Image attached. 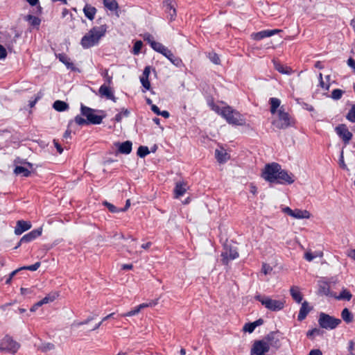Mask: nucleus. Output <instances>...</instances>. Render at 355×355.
<instances>
[{
	"instance_id": "obj_1",
	"label": "nucleus",
	"mask_w": 355,
	"mask_h": 355,
	"mask_svg": "<svg viewBox=\"0 0 355 355\" xmlns=\"http://www.w3.org/2000/svg\"><path fill=\"white\" fill-rule=\"evenodd\" d=\"M280 339L277 332L272 331L263 338L255 340L251 348V355H266L270 349L277 350L281 347Z\"/></svg>"
},
{
	"instance_id": "obj_2",
	"label": "nucleus",
	"mask_w": 355,
	"mask_h": 355,
	"mask_svg": "<svg viewBox=\"0 0 355 355\" xmlns=\"http://www.w3.org/2000/svg\"><path fill=\"white\" fill-rule=\"evenodd\" d=\"M106 32L105 26H95L86 33L81 39L80 44L84 49H89L98 44Z\"/></svg>"
},
{
	"instance_id": "obj_3",
	"label": "nucleus",
	"mask_w": 355,
	"mask_h": 355,
	"mask_svg": "<svg viewBox=\"0 0 355 355\" xmlns=\"http://www.w3.org/2000/svg\"><path fill=\"white\" fill-rule=\"evenodd\" d=\"M220 115L225 119L227 122L230 124L235 125H243L245 124V121L243 116L236 110H234L230 106H226L221 110Z\"/></svg>"
},
{
	"instance_id": "obj_4",
	"label": "nucleus",
	"mask_w": 355,
	"mask_h": 355,
	"mask_svg": "<svg viewBox=\"0 0 355 355\" xmlns=\"http://www.w3.org/2000/svg\"><path fill=\"white\" fill-rule=\"evenodd\" d=\"M254 299L260 302L267 309L272 311H278L283 309L285 304V300H273L261 295H257Z\"/></svg>"
},
{
	"instance_id": "obj_5",
	"label": "nucleus",
	"mask_w": 355,
	"mask_h": 355,
	"mask_svg": "<svg viewBox=\"0 0 355 355\" xmlns=\"http://www.w3.org/2000/svg\"><path fill=\"white\" fill-rule=\"evenodd\" d=\"M293 119L288 112L284 111L283 107H281L278 110V119L272 122L273 125L278 129H286L293 125Z\"/></svg>"
},
{
	"instance_id": "obj_6",
	"label": "nucleus",
	"mask_w": 355,
	"mask_h": 355,
	"mask_svg": "<svg viewBox=\"0 0 355 355\" xmlns=\"http://www.w3.org/2000/svg\"><path fill=\"white\" fill-rule=\"evenodd\" d=\"M80 112L81 114L87 118L88 123L92 124H101L103 118L105 116V115L100 116L95 114L94 112H96V110L87 107L83 104H81ZM97 112L101 113L103 112L102 110H97Z\"/></svg>"
},
{
	"instance_id": "obj_7",
	"label": "nucleus",
	"mask_w": 355,
	"mask_h": 355,
	"mask_svg": "<svg viewBox=\"0 0 355 355\" xmlns=\"http://www.w3.org/2000/svg\"><path fill=\"white\" fill-rule=\"evenodd\" d=\"M340 322V319L334 318L324 313H321L319 315L318 323L320 326L323 329H334Z\"/></svg>"
},
{
	"instance_id": "obj_8",
	"label": "nucleus",
	"mask_w": 355,
	"mask_h": 355,
	"mask_svg": "<svg viewBox=\"0 0 355 355\" xmlns=\"http://www.w3.org/2000/svg\"><path fill=\"white\" fill-rule=\"evenodd\" d=\"M281 166L277 163L268 164L265 166L262 177L268 182H275Z\"/></svg>"
},
{
	"instance_id": "obj_9",
	"label": "nucleus",
	"mask_w": 355,
	"mask_h": 355,
	"mask_svg": "<svg viewBox=\"0 0 355 355\" xmlns=\"http://www.w3.org/2000/svg\"><path fill=\"white\" fill-rule=\"evenodd\" d=\"M19 347L20 345L8 335L0 342V352L15 354L17 352Z\"/></svg>"
},
{
	"instance_id": "obj_10",
	"label": "nucleus",
	"mask_w": 355,
	"mask_h": 355,
	"mask_svg": "<svg viewBox=\"0 0 355 355\" xmlns=\"http://www.w3.org/2000/svg\"><path fill=\"white\" fill-rule=\"evenodd\" d=\"M337 135L343 140L345 144H348L352 138V134L350 132L345 124H340L336 128Z\"/></svg>"
},
{
	"instance_id": "obj_11",
	"label": "nucleus",
	"mask_w": 355,
	"mask_h": 355,
	"mask_svg": "<svg viewBox=\"0 0 355 355\" xmlns=\"http://www.w3.org/2000/svg\"><path fill=\"white\" fill-rule=\"evenodd\" d=\"M222 262L223 264H228L229 261L234 260L239 257V253L235 248H225V251L221 254Z\"/></svg>"
},
{
	"instance_id": "obj_12",
	"label": "nucleus",
	"mask_w": 355,
	"mask_h": 355,
	"mask_svg": "<svg viewBox=\"0 0 355 355\" xmlns=\"http://www.w3.org/2000/svg\"><path fill=\"white\" fill-rule=\"evenodd\" d=\"M293 175L292 173H288L286 171L282 168L279 171L278 175L275 182L279 184H291L294 182Z\"/></svg>"
},
{
	"instance_id": "obj_13",
	"label": "nucleus",
	"mask_w": 355,
	"mask_h": 355,
	"mask_svg": "<svg viewBox=\"0 0 355 355\" xmlns=\"http://www.w3.org/2000/svg\"><path fill=\"white\" fill-rule=\"evenodd\" d=\"M163 6L165 8V12L168 14L170 21L175 20L176 17V9L172 0H164Z\"/></svg>"
},
{
	"instance_id": "obj_14",
	"label": "nucleus",
	"mask_w": 355,
	"mask_h": 355,
	"mask_svg": "<svg viewBox=\"0 0 355 355\" xmlns=\"http://www.w3.org/2000/svg\"><path fill=\"white\" fill-rule=\"evenodd\" d=\"M98 94L100 96H104L107 99H110L114 102H116V98L114 96L112 89L110 88V85H107L105 83L100 87Z\"/></svg>"
},
{
	"instance_id": "obj_15",
	"label": "nucleus",
	"mask_w": 355,
	"mask_h": 355,
	"mask_svg": "<svg viewBox=\"0 0 355 355\" xmlns=\"http://www.w3.org/2000/svg\"><path fill=\"white\" fill-rule=\"evenodd\" d=\"M282 30L280 29L264 30L256 33H253L252 35V37L255 40H261L265 37H270L275 35V33H279Z\"/></svg>"
},
{
	"instance_id": "obj_16",
	"label": "nucleus",
	"mask_w": 355,
	"mask_h": 355,
	"mask_svg": "<svg viewBox=\"0 0 355 355\" xmlns=\"http://www.w3.org/2000/svg\"><path fill=\"white\" fill-rule=\"evenodd\" d=\"M42 229L41 227L30 232L21 237L20 243H28L34 240L42 234Z\"/></svg>"
},
{
	"instance_id": "obj_17",
	"label": "nucleus",
	"mask_w": 355,
	"mask_h": 355,
	"mask_svg": "<svg viewBox=\"0 0 355 355\" xmlns=\"http://www.w3.org/2000/svg\"><path fill=\"white\" fill-rule=\"evenodd\" d=\"M31 227V224L29 222L24 220H18L15 229V233L17 235H20L25 231Z\"/></svg>"
},
{
	"instance_id": "obj_18",
	"label": "nucleus",
	"mask_w": 355,
	"mask_h": 355,
	"mask_svg": "<svg viewBox=\"0 0 355 355\" xmlns=\"http://www.w3.org/2000/svg\"><path fill=\"white\" fill-rule=\"evenodd\" d=\"M115 145L118 147V151L121 154L128 155L132 151V144L130 141H126L123 143H116Z\"/></svg>"
},
{
	"instance_id": "obj_19",
	"label": "nucleus",
	"mask_w": 355,
	"mask_h": 355,
	"mask_svg": "<svg viewBox=\"0 0 355 355\" xmlns=\"http://www.w3.org/2000/svg\"><path fill=\"white\" fill-rule=\"evenodd\" d=\"M163 55L168 58L171 63L176 67H180L182 64V60L180 58L175 56L171 51L168 48L164 53Z\"/></svg>"
},
{
	"instance_id": "obj_20",
	"label": "nucleus",
	"mask_w": 355,
	"mask_h": 355,
	"mask_svg": "<svg viewBox=\"0 0 355 355\" xmlns=\"http://www.w3.org/2000/svg\"><path fill=\"white\" fill-rule=\"evenodd\" d=\"M187 184L184 182H177L174 189L175 198H178L182 196L187 191Z\"/></svg>"
},
{
	"instance_id": "obj_21",
	"label": "nucleus",
	"mask_w": 355,
	"mask_h": 355,
	"mask_svg": "<svg viewBox=\"0 0 355 355\" xmlns=\"http://www.w3.org/2000/svg\"><path fill=\"white\" fill-rule=\"evenodd\" d=\"M59 60L62 62L67 69H69L72 71L76 69L73 62H71L70 58L64 53H60L56 55Z\"/></svg>"
},
{
	"instance_id": "obj_22",
	"label": "nucleus",
	"mask_w": 355,
	"mask_h": 355,
	"mask_svg": "<svg viewBox=\"0 0 355 355\" xmlns=\"http://www.w3.org/2000/svg\"><path fill=\"white\" fill-rule=\"evenodd\" d=\"M310 310L311 309L309 306V303L306 301L302 302L297 316V320L300 321L303 320L306 317Z\"/></svg>"
},
{
	"instance_id": "obj_23",
	"label": "nucleus",
	"mask_w": 355,
	"mask_h": 355,
	"mask_svg": "<svg viewBox=\"0 0 355 355\" xmlns=\"http://www.w3.org/2000/svg\"><path fill=\"white\" fill-rule=\"evenodd\" d=\"M318 293L320 295H324L326 296L334 297L335 294L330 291V287L328 283L322 282L319 284Z\"/></svg>"
},
{
	"instance_id": "obj_24",
	"label": "nucleus",
	"mask_w": 355,
	"mask_h": 355,
	"mask_svg": "<svg viewBox=\"0 0 355 355\" xmlns=\"http://www.w3.org/2000/svg\"><path fill=\"white\" fill-rule=\"evenodd\" d=\"M96 11V8L89 4H86L83 8L85 15L90 20L94 19Z\"/></svg>"
},
{
	"instance_id": "obj_25",
	"label": "nucleus",
	"mask_w": 355,
	"mask_h": 355,
	"mask_svg": "<svg viewBox=\"0 0 355 355\" xmlns=\"http://www.w3.org/2000/svg\"><path fill=\"white\" fill-rule=\"evenodd\" d=\"M291 295L292 296L293 299L297 302V303H301L302 300V295L300 292V288L295 286H293L290 289Z\"/></svg>"
},
{
	"instance_id": "obj_26",
	"label": "nucleus",
	"mask_w": 355,
	"mask_h": 355,
	"mask_svg": "<svg viewBox=\"0 0 355 355\" xmlns=\"http://www.w3.org/2000/svg\"><path fill=\"white\" fill-rule=\"evenodd\" d=\"M311 216L310 213L307 210H302V209H294L293 211L292 216L294 218L297 219H303V218H309Z\"/></svg>"
},
{
	"instance_id": "obj_27",
	"label": "nucleus",
	"mask_w": 355,
	"mask_h": 355,
	"mask_svg": "<svg viewBox=\"0 0 355 355\" xmlns=\"http://www.w3.org/2000/svg\"><path fill=\"white\" fill-rule=\"evenodd\" d=\"M59 296L58 292H51L44 297L42 300L39 301V304H46L53 302Z\"/></svg>"
},
{
	"instance_id": "obj_28",
	"label": "nucleus",
	"mask_w": 355,
	"mask_h": 355,
	"mask_svg": "<svg viewBox=\"0 0 355 355\" xmlns=\"http://www.w3.org/2000/svg\"><path fill=\"white\" fill-rule=\"evenodd\" d=\"M14 173L17 175H21L22 177L30 176L31 172L29 169L21 166H16L14 169Z\"/></svg>"
},
{
	"instance_id": "obj_29",
	"label": "nucleus",
	"mask_w": 355,
	"mask_h": 355,
	"mask_svg": "<svg viewBox=\"0 0 355 355\" xmlns=\"http://www.w3.org/2000/svg\"><path fill=\"white\" fill-rule=\"evenodd\" d=\"M215 155L218 162H219L220 163L225 162L230 158L228 154L224 150H216Z\"/></svg>"
},
{
	"instance_id": "obj_30",
	"label": "nucleus",
	"mask_w": 355,
	"mask_h": 355,
	"mask_svg": "<svg viewBox=\"0 0 355 355\" xmlns=\"http://www.w3.org/2000/svg\"><path fill=\"white\" fill-rule=\"evenodd\" d=\"M53 107L58 112H63L69 108V105L64 101L58 100L53 103Z\"/></svg>"
},
{
	"instance_id": "obj_31",
	"label": "nucleus",
	"mask_w": 355,
	"mask_h": 355,
	"mask_svg": "<svg viewBox=\"0 0 355 355\" xmlns=\"http://www.w3.org/2000/svg\"><path fill=\"white\" fill-rule=\"evenodd\" d=\"M103 5L110 11H115L119 8V5L116 0H103Z\"/></svg>"
},
{
	"instance_id": "obj_32",
	"label": "nucleus",
	"mask_w": 355,
	"mask_h": 355,
	"mask_svg": "<svg viewBox=\"0 0 355 355\" xmlns=\"http://www.w3.org/2000/svg\"><path fill=\"white\" fill-rule=\"evenodd\" d=\"M274 64H275V69L281 73L288 75V74H291L292 72V70L290 67L284 66L280 63L274 62Z\"/></svg>"
},
{
	"instance_id": "obj_33",
	"label": "nucleus",
	"mask_w": 355,
	"mask_h": 355,
	"mask_svg": "<svg viewBox=\"0 0 355 355\" xmlns=\"http://www.w3.org/2000/svg\"><path fill=\"white\" fill-rule=\"evenodd\" d=\"M151 46V48H152L154 51H157V52H158V53H161V54H162V55L164 54V52L166 51V50L167 49V47H166L165 46H164V45H163L162 44H161L160 42H156V41H155L154 42H153V43L151 44V46Z\"/></svg>"
},
{
	"instance_id": "obj_34",
	"label": "nucleus",
	"mask_w": 355,
	"mask_h": 355,
	"mask_svg": "<svg viewBox=\"0 0 355 355\" xmlns=\"http://www.w3.org/2000/svg\"><path fill=\"white\" fill-rule=\"evenodd\" d=\"M352 297V295L350 293V292L346 289L343 290V291L338 296L336 295V294L334 295V297H335L337 300H345L347 301H349Z\"/></svg>"
},
{
	"instance_id": "obj_35",
	"label": "nucleus",
	"mask_w": 355,
	"mask_h": 355,
	"mask_svg": "<svg viewBox=\"0 0 355 355\" xmlns=\"http://www.w3.org/2000/svg\"><path fill=\"white\" fill-rule=\"evenodd\" d=\"M270 112L272 114H275L277 112V109L280 105V100L277 98H270Z\"/></svg>"
},
{
	"instance_id": "obj_36",
	"label": "nucleus",
	"mask_w": 355,
	"mask_h": 355,
	"mask_svg": "<svg viewBox=\"0 0 355 355\" xmlns=\"http://www.w3.org/2000/svg\"><path fill=\"white\" fill-rule=\"evenodd\" d=\"M341 316H342V318L343 319V320L347 323L351 322L352 321V319H353L352 315L351 312L349 311V309L347 308L344 309L342 311Z\"/></svg>"
},
{
	"instance_id": "obj_37",
	"label": "nucleus",
	"mask_w": 355,
	"mask_h": 355,
	"mask_svg": "<svg viewBox=\"0 0 355 355\" xmlns=\"http://www.w3.org/2000/svg\"><path fill=\"white\" fill-rule=\"evenodd\" d=\"M26 19L28 21L32 26H39L41 22V20L38 17L31 15H27Z\"/></svg>"
},
{
	"instance_id": "obj_38",
	"label": "nucleus",
	"mask_w": 355,
	"mask_h": 355,
	"mask_svg": "<svg viewBox=\"0 0 355 355\" xmlns=\"http://www.w3.org/2000/svg\"><path fill=\"white\" fill-rule=\"evenodd\" d=\"M150 153L147 146H141L138 148L137 154L140 157H144Z\"/></svg>"
},
{
	"instance_id": "obj_39",
	"label": "nucleus",
	"mask_w": 355,
	"mask_h": 355,
	"mask_svg": "<svg viewBox=\"0 0 355 355\" xmlns=\"http://www.w3.org/2000/svg\"><path fill=\"white\" fill-rule=\"evenodd\" d=\"M94 320V317L93 316H89L85 320L83 321V322H78V321H74L72 324H71V328H78L81 325H83V324H88L90 321L93 320Z\"/></svg>"
},
{
	"instance_id": "obj_40",
	"label": "nucleus",
	"mask_w": 355,
	"mask_h": 355,
	"mask_svg": "<svg viewBox=\"0 0 355 355\" xmlns=\"http://www.w3.org/2000/svg\"><path fill=\"white\" fill-rule=\"evenodd\" d=\"M344 92L340 89H334L331 92V97L334 100H339L341 98Z\"/></svg>"
},
{
	"instance_id": "obj_41",
	"label": "nucleus",
	"mask_w": 355,
	"mask_h": 355,
	"mask_svg": "<svg viewBox=\"0 0 355 355\" xmlns=\"http://www.w3.org/2000/svg\"><path fill=\"white\" fill-rule=\"evenodd\" d=\"M346 117L349 121L355 123V104L352 106Z\"/></svg>"
},
{
	"instance_id": "obj_42",
	"label": "nucleus",
	"mask_w": 355,
	"mask_h": 355,
	"mask_svg": "<svg viewBox=\"0 0 355 355\" xmlns=\"http://www.w3.org/2000/svg\"><path fill=\"white\" fill-rule=\"evenodd\" d=\"M208 57L211 62H212L214 64H219L220 62V58L218 54H216L214 52L209 53Z\"/></svg>"
},
{
	"instance_id": "obj_43",
	"label": "nucleus",
	"mask_w": 355,
	"mask_h": 355,
	"mask_svg": "<svg viewBox=\"0 0 355 355\" xmlns=\"http://www.w3.org/2000/svg\"><path fill=\"white\" fill-rule=\"evenodd\" d=\"M142 46L143 43L141 40L136 41L133 46L132 53L135 55H138L141 51Z\"/></svg>"
},
{
	"instance_id": "obj_44",
	"label": "nucleus",
	"mask_w": 355,
	"mask_h": 355,
	"mask_svg": "<svg viewBox=\"0 0 355 355\" xmlns=\"http://www.w3.org/2000/svg\"><path fill=\"white\" fill-rule=\"evenodd\" d=\"M130 112L127 109H123L122 112H119L115 116L114 120L116 122H120L122 119L123 116H128Z\"/></svg>"
},
{
	"instance_id": "obj_45",
	"label": "nucleus",
	"mask_w": 355,
	"mask_h": 355,
	"mask_svg": "<svg viewBox=\"0 0 355 355\" xmlns=\"http://www.w3.org/2000/svg\"><path fill=\"white\" fill-rule=\"evenodd\" d=\"M40 264H41L40 262L38 261V262H36L35 263L31 265V266L21 267V268H19V269H20V270H31V271H35L39 268V267L40 266Z\"/></svg>"
},
{
	"instance_id": "obj_46",
	"label": "nucleus",
	"mask_w": 355,
	"mask_h": 355,
	"mask_svg": "<svg viewBox=\"0 0 355 355\" xmlns=\"http://www.w3.org/2000/svg\"><path fill=\"white\" fill-rule=\"evenodd\" d=\"M54 347V345L51 343H44L41 345L38 346V349L41 350L42 352H47L49 350L53 349Z\"/></svg>"
},
{
	"instance_id": "obj_47",
	"label": "nucleus",
	"mask_w": 355,
	"mask_h": 355,
	"mask_svg": "<svg viewBox=\"0 0 355 355\" xmlns=\"http://www.w3.org/2000/svg\"><path fill=\"white\" fill-rule=\"evenodd\" d=\"M140 311H141L137 306L135 308H134L132 310H131L125 313H123L121 315L122 317H130V316H133V315L138 314Z\"/></svg>"
},
{
	"instance_id": "obj_48",
	"label": "nucleus",
	"mask_w": 355,
	"mask_h": 355,
	"mask_svg": "<svg viewBox=\"0 0 355 355\" xmlns=\"http://www.w3.org/2000/svg\"><path fill=\"white\" fill-rule=\"evenodd\" d=\"M103 204L109 209V211L112 213H116L119 211H121L120 209H117L114 205L107 202L104 201Z\"/></svg>"
},
{
	"instance_id": "obj_49",
	"label": "nucleus",
	"mask_w": 355,
	"mask_h": 355,
	"mask_svg": "<svg viewBox=\"0 0 355 355\" xmlns=\"http://www.w3.org/2000/svg\"><path fill=\"white\" fill-rule=\"evenodd\" d=\"M255 328H256L255 323L252 322V323H246L243 326V329L244 331L252 333V332L254 331Z\"/></svg>"
},
{
	"instance_id": "obj_50",
	"label": "nucleus",
	"mask_w": 355,
	"mask_h": 355,
	"mask_svg": "<svg viewBox=\"0 0 355 355\" xmlns=\"http://www.w3.org/2000/svg\"><path fill=\"white\" fill-rule=\"evenodd\" d=\"M321 330L320 329H317V328H315V329H313L311 330H309L308 332H307V336L309 337V338H313L314 336H318V335H320L321 334Z\"/></svg>"
},
{
	"instance_id": "obj_51",
	"label": "nucleus",
	"mask_w": 355,
	"mask_h": 355,
	"mask_svg": "<svg viewBox=\"0 0 355 355\" xmlns=\"http://www.w3.org/2000/svg\"><path fill=\"white\" fill-rule=\"evenodd\" d=\"M142 37L144 41H146L150 46H151V44L155 42L153 36L148 33H144Z\"/></svg>"
},
{
	"instance_id": "obj_52",
	"label": "nucleus",
	"mask_w": 355,
	"mask_h": 355,
	"mask_svg": "<svg viewBox=\"0 0 355 355\" xmlns=\"http://www.w3.org/2000/svg\"><path fill=\"white\" fill-rule=\"evenodd\" d=\"M140 81L142 84V86L146 89H149L150 87V83L148 80V78H146V77H141L140 78Z\"/></svg>"
},
{
	"instance_id": "obj_53",
	"label": "nucleus",
	"mask_w": 355,
	"mask_h": 355,
	"mask_svg": "<svg viewBox=\"0 0 355 355\" xmlns=\"http://www.w3.org/2000/svg\"><path fill=\"white\" fill-rule=\"evenodd\" d=\"M75 122L78 124L79 125H84L86 124H89L87 120H85L83 117L80 116H76L75 117Z\"/></svg>"
},
{
	"instance_id": "obj_54",
	"label": "nucleus",
	"mask_w": 355,
	"mask_h": 355,
	"mask_svg": "<svg viewBox=\"0 0 355 355\" xmlns=\"http://www.w3.org/2000/svg\"><path fill=\"white\" fill-rule=\"evenodd\" d=\"M272 268L266 264V263H263V266H262V272L265 274V275H268L269 273H270V272L272 271Z\"/></svg>"
},
{
	"instance_id": "obj_55",
	"label": "nucleus",
	"mask_w": 355,
	"mask_h": 355,
	"mask_svg": "<svg viewBox=\"0 0 355 355\" xmlns=\"http://www.w3.org/2000/svg\"><path fill=\"white\" fill-rule=\"evenodd\" d=\"M20 271V269L18 268L14 271H12L10 275H9V277L8 278L6 279V284H10L11 281H12V279L14 277V276L19 272Z\"/></svg>"
},
{
	"instance_id": "obj_56",
	"label": "nucleus",
	"mask_w": 355,
	"mask_h": 355,
	"mask_svg": "<svg viewBox=\"0 0 355 355\" xmlns=\"http://www.w3.org/2000/svg\"><path fill=\"white\" fill-rule=\"evenodd\" d=\"M104 78H105V84L107 85H110L112 83V77L109 76L107 71H106L104 73Z\"/></svg>"
},
{
	"instance_id": "obj_57",
	"label": "nucleus",
	"mask_w": 355,
	"mask_h": 355,
	"mask_svg": "<svg viewBox=\"0 0 355 355\" xmlns=\"http://www.w3.org/2000/svg\"><path fill=\"white\" fill-rule=\"evenodd\" d=\"M7 56V51L5 47L0 44V60L5 59Z\"/></svg>"
},
{
	"instance_id": "obj_58",
	"label": "nucleus",
	"mask_w": 355,
	"mask_h": 355,
	"mask_svg": "<svg viewBox=\"0 0 355 355\" xmlns=\"http://www.w3.org/2000/svg\"><path fill=\"white\" fill-rule=\"evenodd\" d=\"M319 79H320V85L321 87L325 89L326 90H328L329 88V85H326L323 80H322V74L320 73L319 74Z\"/></svg>"
},
{
	"instance_id": "obj_59",
	"label": "nucleus",
	"mask_w": 355,
	"mask_h": 355,
	"mask_svg": "<svg viewBox=\"0 0 355 355\" xmlns=\"http://www.w3.org/2000/svg\"><path fill=\"white\" fill-rule=\"evenodd\" d=\"M340 166L345 170H348L347 165L345 164L344 162V157H343V151L341 152L340 158Z\"/></svg>"
},
{
	"instance_id": "obj_60",
	"label": "nucleus",
	"mask_w": 355,
	"mask_h": 355,
	"mask_svg": "<svg viewBox=\"0 0 355 355\" xmlns=\"http://www.w3.org/2000/svg\"><path fill=\"white\" fill-rule=\"evenodd\" d=\"M150 72V68L149 66H147L144 68L143 76L141 77H146V78H148L149 74Z\"/></svg>"
},
{
	"instance_id": "obj_61",
	"label": "nucleus",
	"mask_w": 355,
	"mask_h": 355,
	"mask_svg": "<svg viewBox=\"0 0 355 355\" xmlns=\"http://www.w3.org/2000/svg\"><path fill=\"white\" fill-rule=\"evenodd\" d=\"M304 257L307 261H311L315 257V256L313 255L311 252H308L305 253Z\"/></svg>"
},
{
	"instance_id": "obj_62",
	"label": "nucleus",
	"mask_w": 355,
	"mask_h": 355,
	"mask_svg": "<svg viewBox=\"0 0 355 355\" xmlns=\"http://www.w3.org/2000/svg\"><path fill=\"white\" fill-rule=\"evenodd\" d=\"M293 209H291L290 207H285L282 209V211L286 214H288V216H292V214H293Z\"/></svg>"
},
{
	"instance_id": "obj_63",
	"label": "nucleus",
	"mask_w": 355,
	"mask_h": 355,
	"mask_svg": "<svg viewBox=\"0 0 355 355\" xmlns=\"http://www.w3.org/2000/svg\"><path fill=\"white\" fill-rule=\"evenodd\" d=\"M53 143H54L55 147L56 148L58 152L60 154H61L62 153V151H63V148H62L60 144H59L58 142L56 141L55 140L53 141Z\"/></svg>"
},
{
	"instance_id": "obj_64",
	"label": "nucleus",
	"mask_w": 355,
	"mask_h": 355,
	"mask_svg": "<svg viewBox=\"0 0 355 355\" xmlns=\"http://www.w3.org/2000/svg\"><path fill=\"white\" fill-rule=\"evenodd\" d=\"M309 355H322V353L320 349H316L311 350Z\"/></svg>"
}]
</instances>
